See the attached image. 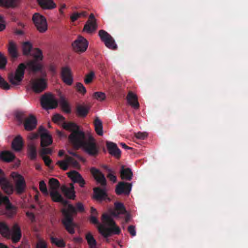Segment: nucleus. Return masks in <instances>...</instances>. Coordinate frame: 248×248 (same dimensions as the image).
<instances>
[{
	"label": "nucleus",
	"mask_w": 248,
	"mask_h": 248,
	"mask_svg": "<svg viewBox=\"0 0 248 248\" xmlns=\"http://www.w3.org/2000/svg\"><path fill=\"white\" fill-rule=\"evenodd\" d=\"M76 205L77 209L72 205L69 204L62 210L63 216L62 222L66 230L70 234L75 233L74 227L76 226L75 224L73 222V216L77 214V210L81 212L84 210V206L82 203L78 202Z\"/></svg>",
	"instance_id": "f257e3e1"
},
{
	"label": "nucleus",
	"mask_w": 248,
	"mask_h": 248,
	"mask_svg": "<svg viewBox=\"0 0 248 248\" xmlns=\"http://www.w3.org/2000/svg\"><path fill=\"white\" fill-rule=\"evenodd\" d=\"M102 224L98 225L99 232L104 237H107L112 234H119L121 229L117 226L111 217L104 214L101 218Z\"/></svg>",
	"instance_id": "f03ea898"
},
{
	"label": "nucleus",
	"mask_w": 248,
	"mask_h": 248,
	"mask_svg": "<svg viewBox=\"0 0 248 248\" xmlns=\"http://www.w3.org/2000/svg\"><path fill=\"white\" fill-rule=\"evenodd\" d=\"M0 233L4 237L11 238L13 243H17L21 239V230L18 224H15L10 231L7 225L4 222L0 223Z\"/></svg>",
	"instance_id": "7ed1b4c3"
},
{
	"label": "nucleus",
	"mask_w": 248,
	"mask_h": 248,
	"mask_svg": "<svg viewBox=\"0 0 248 248\" xmlns=\"http://www.w3.org/2000/svg\"><path fill=\"white\" fill-rule=\"evenodd\" d=\"M80 147H82L83 150L90 155L96 156L98 154L99 149L95 140L90 135L88 136V139L86 140Z\"/></svg>",
	"instance_id": "20e7f679"
},
{
	"label": "nucleus",
	"mask_w": 248,
	"mask_h": 248,
	"mask_svg": "<svg viewBox=\"0 0 248 248\" xmlns=\"http://www.w3.org/2000/svg\"><path fill=\"white\" fill-rule=\"evenodd\" d=\"M26 68L25 64L20 63L17 67L15 74H11L8 76L9 82L14 85H18L21 82L24 75V71Z\"/></svg>",
	"instance_id": "39448f33"
},
{
	"label": "nucleus",
	"mask_w": 248,
	"mask_h": 248,
	"mask_svg": "<svg viewBox=\"0 0 248 248\" xmlns=\"http://www.w3.org/2000/svg\"><path fill=\"white\" fill-rule=\"evenodd\" d=\"M10 175L15 183L16 192L18 194L24 192L26 188V184L23 176L16 172H12Z\"/></svg>",
	"instance_id": "423d86ee"
},
{
	"label": "nucleus",
	"mask_w": 248,
	"mask_h": 248,
	"mask_svg": "<svg viewBox=\"0 0 248 248\" xmlns=\"http://www.w3.org/2000/svg\"><path fill=\"white\" fill-rule=\"evenodd\" d=\"M68 139L73 146L77 149L80 147L86 140L84 133L79 129L75 132L71 133L69 136Z\"/></svg>",
	"instance_id": "0eeeda50"
},
{
	"label": "nucleus",
	"mask_w": 248,
	"mask_h": 248,
	"mask_svg": "<svg viewBox=\"0 0 248 248\" xmlns=\"http://www.w3.org/2000/svg\"><path fill=\"white\" fill-rule=\"evenodd\" d=\"M88 46V41L83 37L79 35L72 43V47L74 51L78 53L84 52Z\"/></svg>",
	"instance_id": "6e6552de"
},
{
	"label": "nucleus",
	"mask_w": 248,
	"mask_h": 248,
	"mask_svg": "<svg viewBox=\"0 0 248 248\" xmlns=\"http://www.w3.org/2000/svg\"><path fill=\"white\" fill-rule=\"evenodd\" d=\"M32 20L37 30L40 32H44L47 30V24L46 18L38 13L33 15Z\"/></svg>",
	"instance_id": "1a4fd4ad"
},
{
	"label": "nucleus",
	"mask_w": 248,
	"mask_h": 248,
	"mask_svg": "<svg viewBox=\"0 0 248 248\" xmlns=\"http://www.w3.org/2000/svg\"><path fill=\"white\" fill-rule=\"evenodd\" d=\"M42 107L45 109H53L57 108L58 102L54 96L51 94L44 95L41 100Z\"/></svg>",
	"instance_id": "9d476101"
},
{
	"label": "nucleus",
	"mask_w": 248,
	"mask_h": 248,
	"mask_svg": "<svg viewBox=\"0 0 248 248\" xmlns=\"http://www.w3.org/2000/svg\"><path fill=\"white\" fill-rule=\"evenodd\" d=\"M98 35L105 46L109 49L115 50L117 48V45L113 38L107 32L104 30H100Z\"/></svg>",
	"instance_id": "9b49d317"
},
{
	"label": "nucleus",
	"mask_w": 248,
	"mask_h": 248,
	"mask_svg": "<svg viewBox=\"0 0 248 248\" xmlns=\"http://www.w3.org/2000/svg\"><path fill=\"white\" fill-rule=\"evenodd\" d=\"M61 77L62 81L66 85L71 86L74 82L72 72L70 67L67 66L61 68Z\"/></svg>",
	"instance_id": "f8f14e48"
},
{
	"label": "nucleus",
	"mask_w": 248,
	"mask_h": 248,
	"mask_svg": "<svg viewBox=\"0 0 248 248\" xmlns=\"http://www.w3.org/2000/svg\"><path fill=\"white\" fill-rule=\"evenodd\" d=\"M39 132L40 134V145L41 147H46L52 143L53 140L52 137L47 130L45 129L43 126H40L39 128Z\"/></svg>",
	"instance_id": "ddd939ff"
},
{
	"label": "nucleus",
	"mask_w": 248,
	"mask_h": 248,
	"mask_svg": "<svg viewBox=\"0 0 248 248\" xmlns=\"http://www.w3.org/2000/svg\"><path fill=\"white\" fill-rule=\"evenodd\" d=\"M47 87V80L45 78H36L32 81L31 87L35 93H40Z\"/></svg>",
	"instance_id": "4468645a"
},
{
	"label": "nucleus",
	"mask_w": 248,
	"mask_h": 248,
	"mask_svg": "<svg viewBox=\"0 0 248 248\" xmlns=\"http://www.w3.org/2000/svg\"><path fill=\"white\" fill-rule=\"evenodd\" d=\"M97 27L96 19L94 18L93 14H91L90 15L89 20L84 26L83 31L89 33H91L96 30Z\"/></svg>",
	"instance_id": "2eb2a0df"
},
{
	"label": "nucleus",
	"mask_w": 248,
	"mask_h": 248,
	"mask_svg": "<svg viewBox=\"0 0 248 248\" xmlns=\"http://www.w3.org/2000/svg\"><path fill=\"white\" fill-rule=\"evenodd\" d=\"M91 172L96 182L102 186L106 185V180L103 174L98 169L92 168L90 169Z\"/></svg>",
	"instance_id": "dca6fc26"
},
{
	"label": "nucleus",
	"mask_w": 248,
	"mask_h": 248,
	"mask_svg": "<svg viewBox=\"0 0 248 248\" xmlns=\"http://www.w3.org/2000/svg\"><path fill=\"white\" fill-rule=\"evenodd\" d=\"M126 100L128 104L133 108L138 109L140 108V104L137 94L131 91H129L126 96Z\"/></svg>",
	"instance_id": "f3484780"
},
{
	"label": "nucleus",
	"mask_w": 248,
	"mask_h": 248,
	"mask_svg": "<svg viewBox=\"0 0 248 248\" xmlns=\"http://www.w3.org/2000/svg\"><path fill=\"white\" fill-rule=\"evenodd\" d=\"M131 184L120 182L117 186L116 192L118 195H121L123 193L129 194L131 190Z\"/></svg>",
	"instance_id": "a211bd4d"
},
{
	"label": "nucleus",
	"mask_w": 248,
	"mask_h": 248,
	"mask_svg": "<svg viewBox=\"0 0 248 248\" xmlns=\"http://www.w3.org/2000/svg\"><path fill=\"white\" fill-rule=\"evenodd\" d=\"M67 174L73 182L78 183L81 187L84 186L85 182L78 172L76 171H72L68 172Z\"/></svg>",
	"instance_id": "6ab92c4d"
},
{
	"label": "nucleus",
	"mask_w": 248,
	"mask_h": 248,
	"mask_svg": "<svg viewBox=\"0 0 248 248\" xmlns=\"http://www.w3.org/2000/svg\"><path fill=\"white\" fill-rule=\"evenodd\" d=\"M24 125L25 129L27 131H31L35 128L37 125V120L35 116L30 115L29 117L26 118Z\"/></svg>",
	"instance_id": "aec40b11"
},
{
	"label": "nucleus",
	"mask_w": 248,
	"mask_h": 248,
	"mask_svg": "<svg viewBox=\"0 0 248 248\" xmlns=\"http://www.w3.org/2000/svg\"><path fill=\"white\" fill-rule=\"evenodd\" d=\"M0 186L3 191L7 194H11L13 192L12 185L6 178L0 179Z\"/></svg>",
	"instance_id": "412c9836"
},
{
	"label": "nucleus",
	"mask_w": 248,
	"mask_h": 248,
	"mask_svg": "<svg viewBox=\"0 0 248 248\" xmlns=\"http://www.w3.org/2000/svg\"><path fill=\"white\" fill-rule=\"evenodd\" d=\"M62 191L65 196L69 199L74 200L76 197L74 186L73 184H70V187L62 186L61 188Z\"/></svg>",
	"instance_id": "4be33fe9"
},
{
	"label": "nucleus",
	"mask_w": 248,
	"mask_h": 248,
	"mask_svg": "<svg viewBox=\"0 0 248 248\" xmlns=\"http://www.w3.org/2000/svg\"><path fill=\"white\" fill-rule=\"evenodd\" d=\"M25 67L29 71L36 72L42 69V65L38 60H35L27 62Z\"/></svg>",
	"instance_id": "5701e85b"
},
{
	"label": "nucleus",
	"mask_w": 248,
	"mask_h": 248,
	"mask_svg": "<svg viewBox=\"0 0 248 248\" xmlns=\"http://www.w3.org/2000/svg\"><path fill=\"white\" fill-rule=\"evenodd\" d=\"M21 0H0V6L6 8H14L17 7Z\"/></svg>",
	"instance_id": "b1692460"
},
{
	"label": "nucleus",
	"mask_w": 248,
	"mask_h": 248,
	"mask_svg": "<svg viewBox=\"0 0 248 248\" xmlns=\"http://www.w3.org/2000/svg\"><path fill=\"white\" fill-rule=\"evenodd\" d=\"M107 147L110 154L119 158L121 155V151L117 147L116 144L110 142H107Z\"/></svg>",
	"instance_id": "393cba45"
},
{
	"label": "nucleus",
	"mask_w": 248,
	"mask_h": 248,
	"mask_svg": "<svg viewBox=\"0 0 248 248\" xmlns=\"http://www.w3.org/2000/svg\"><path fill=\"white\" fill-rule=\"evenodd\" d=\"M23 147V139L21 136L18 135L16 137L12 143V149L16 151H20Z\"/></svg>",
	"instance_id": "a878e982"
},
{
	"label": "nucleus",
	"mask_w": 248,
	"mask_h": 248,
	"mask_svg": "<svg viewBox=\"0 0 248 248\" xmlns=\"http://www.w3.org/2000/svg\"><path fill=\"white\" fill-rule=\"evenodd\" d=\"M50 195L53 202H61L64 206L66 207L68 202L66 200H63L61 194L57 190L50 191Z\"/></svg>",
	"instance_id": "bb28decb"
},
{
	"label": "nucleus",
	"mask_w": 248,
	"mask_h": 248,
	"mask_svg": "<svg viewBox=\"0 0 248 248\" xmlns=\"http://www.w3.org/2000/svg\"><path fill=\"white\" fill-rule=\"evenodd\" d=\"M94 196L93 198L97 200L101 201L105 200L107 196L105 190L101 189L99 187H96L93 189Z\"/></svg>",
	"instance_id": "cd10ccee"
},
{
	"label": "nucleus",
	"mask_w": 248,
	"mask_h": 248,
	"mask_svg": "<svg viewBox=\"0 0 248 248\" xmlns=\"http://www.w3.org/2000/svg\"><path fill=\"white\" fill-rule=\"evenodd\" d=\"M37 1L39 5L43 9H50L56 7L52 0H37Z\"/></svg>",
	"instance_id": "c85d7f7f"
},
{
	"label": "nucleus",
	"mask_w": 248,
	"mask_h": 248,
	"mask_svg": "<svg viewBox=\"0 0 248 248\" xmlns=\"http://www.w3.org/2000/svg\"><path fill=\"white\" fill-rule=\"evenodd\" d=\"M0 159L5 162H10L15 158V155L10 151H3L0 155Z\"/></svg>",
	"instance_id": "c756f323"
},
{
	"label": "nucleus",
	"mask_w": 248,
	"mask_h": 248,
	"mask_svg": "<svg viewBox=\"0 0 248 248\" xmlns=\"http://www.w3.org/2000/svg\"><path fill=\"white\" fill-rule=\"evenodd\" d=\"M126 210L124 205L120 202H116L115 203V209L113 212V215L114 216H118L121 214H124L126 213Z\"/></svg>",
	"instance_id": "7c9ffc66"
},
{
	"label": "nucleus",
	"mask_w": 248,
	"mask_h": 248,
	"mask_svg": "<svg viewBox=\"0 0 248 248\" xmlns=\"http://www.w3.org/2000/svg\"><path fill=\"white\" fill-rule=\"evenodd\" d=\"M94 130L96 134L100 136L103 135V125L101 121L98 118H96L94 122Z\"/></svg>",
	"instance_id": "2f4dec72"
},
{
	"label": "nucleus",
	"mask_w": 248,
	"mask_h": 248,
	"mask_svg": "<svg viewBox=\"0 0 248 248\" xmlns=\"http://www.w3.org/2000/svg\"><path fill=\"white\" fill-rule=\"evenodd\" d=\"M133 173L130 169H124V167L121 170V177L122 179L130 180L132 178Z\"/></svg>",
	"instance_id": "473e14b6"
},
{
	"label": "nucleus",
	"mask_w": 248,
	"mask_h": 248,
	"mask_svg": "<svg viewBox=\"0 0 248 248\" xmlns=\"http://www.w3.org/2000/svg\"><path fill=\"white\" fill-rule=\"evenodd\" d=\"M69 160L70 158H69V156L65 155V159L62 160L58 161L56 163V165H58L61 169L66 170L68 169L69 166V162L68 161Z\"/></svg>",
	"instance_id": "72a5a7b5"
},
{
	"label": "nucleus",
	"mask_w": 248,
	"mask_h": 248,
	"mask_svg": "<svg viewBox=\"0 0 248 248\" xmlns=\"http://www.w3.org/2000/svg\"><path fill=\"white\" fill-rule=\"evenodd\" d=\"M62 127L64 129L69 131L72 133L75 132L79 129V126L75 123H63Z\"/></svg>",
	"instance_id": "f704fd0d"
},
{
	"label": "nucleus",
	"mask_w": 248,
	"mask_h": 248,
	"mask_svg": "<svg viewBox=\"0 0 248 248\" xmlns=\"http://www.w3.org/2000/svg\"><path fill=\"white\" fill-rule=\"evenodd\" d=\"M8 50L9 54L13 58H16L17 57V48L16 44L12 41L9 43V46Z\"/></svg>",
	"instance_id": "c9c22d12"
},
{
	"label": "nucleus",
	"mask_w": 248,
	"mask_h": 248,
	"mask_svg": "<svg viewBox=\"0 0 248 248\" xmlns=\"http://www.w3.org/2000/svg\"><path fill=\"white\" fill-rule=\"evenodd\" d=\"M3 203L6 205V208L8 210H12L13 213H15L16 209L14 208H11V204L6 196H2L0 193V204Z\"/></svg>",
	"instance_id": "e433bc0d"
},
{
	"label": "nucleus",
	"mask_w": 248,
	"mask_h": 248,
	"mask_svg": "<svg viewBox=\"0 0 248 248\" xmlns=\"http://www.w3.org/2000/svg\"><path fill=\"white\" fill-rule=\"evenodd\" d=\"M28 153L30 158L34 159L36 158V150L35 145L33 143H30L28 146Z\"/></svg>",
	"instance_id": "4c0bfd02"
},
{
	"label": "nucleus",
	"mask_w": 248,
	"mask_h": 248,
	"mask_svg": "<svg viewBox=\"0 0 248 248\" xmlns=\"http://www.w3.org/2000/svg\"><path fill=\"white\" fill-rule=\"evenodd\" d=\"M48 185L49 186V190L50 191L57 190L59 186L60 183L58 180L55 178H51L49 180Z\"/></svg>",
	"instance_id": "58836bf2"
},
{
	"label": "nucleus",
	"mask_w": 248,
	"mask_h": 248,
	"mask_svg": "<svg viewBox=\"0 0 248 248\" xmlns=\"http://www.w3.org/2000/svg\"><path fill=\"white\" fill-rule=\"evenodd\" d=\"M32 48V45L30 42H25L22 44V50L23 54L29 55L31 53V51Z\"/></svg>",
	"instance_id": "ea45409f"
},
{
	"label": "nucleus",
	"mask_w": 248,
	"mask_h": 248,
	"mask_svg": "<svg viewBox=\"0 0 248 248\" xmlns=\"http://www.w3.org/2000/svg\"><path fill=\"white\" fill-rule=\"evenodd\" d=\"M89 108L86 106L80 105L77 107L78 114L81 116H85L89 112Z\"/></svg>",
	"instance_id": "a19ab883"
},
{
	"label": "nucleus",
	"mask_w": 248,
	"mask_h": 248,
	"mask_svg": "<svg viewBox=\"0 0 248 248\" xmlns=\"http://www.w3.org/2000/svg\"><path fill=\"white\" fill-rule=\"evenodd\" d=\"M60 105L63 111L66 113L70 112V107L66 100L64 99H62L60 101Z\"/></svg>",
	"instance_id": "79ce46f5"
},
{
	"label": "nucleus",
	"mask_w": 248,
	"mask_h": 248,
	"mask_svg": "<svg viewBox=\"0 0 248 248\" xmlns=\"http://www.w3.org/2000/svg\"><path fill=\"white\" fill-rule=\"evenodd\" d=\"M86 239L91 248L95 247L96 244V241L91 232L87 233L86 235Z\"/></svg>",
	"instance_id": "37998d69"
},
{
	"label": "nucleus",
	"mask_w": 248,
	"mask_h": 248,
	"mask_svg": "<svg viewBox=\"0 0 248 248\" xmlns=\"http://www.w3.org/2000/svg\"><path fill=\"white\" fill-rule=\"evenodd\" d=\"M31 55L36 60L41 61L43 59V54L41 51L38 48L32 50Z\"/></svg>",
	"instance_id": "c03bdc74"
},
{
	"label": "nucleus",
	"mask_w": 248,
	"mask_h": 248,
	"mask_svg": "<svg viewBox=\"0 0 248 248\" xmlns=\"http://www.w3.org/2000/svg\"><path fill=\"white\" fill-rule=\"evenodd\" d=\"M50 239L51 243L55 244L58 247L62 248L64 247L65 243L62 239H58L53 237H51Z\"/></svg>",
	"instance_id": "a18cd8bd"
},
{
	"label": "nucleus",
	"mask_w": 248,
	"mask_h": 248,
	"mask_svg": "<svg viewBox=\"0 0 248 248\" xmlns=\"http://www.w3.org/2000/svg\"><path fill=\"white\" fill-rule=\"evenodd\" d=\"M93 97L99 101H104L106 99V94L105 93L101 92H97L93 93Z\"/></svg>",
	"instance_id": "49530a36"
},
{
	"label": "nucleus",
	"mask_w": 248,
	"mask_h": 248,
	"mask_svg": "<svg viewBox=\"0 0 248 248\" xmlns=\"http://www.w3.org/2000/svg\"><path fill=\"white\" fill-rule=\"evenodd\" d=\"M94 78V73L93 71H91L85 76L84 82L87 84H90L93 81Z\"/></svg>",
	"instance_id": "de8ad7c7"
},
{
	"label": "nucleus",
	"mask_w": 248,
	"mask_h": 248,
	"mask_svg": "<svg viewBox=\"0 0 248 248\" xmlns=\"http://www.w3.org/2000/svg\"><path fill=\"white\" fill-rule=\"evenodd\" d=\"M76 88L78 92L82 93L83 95L85 94L86 93V89L85 87L84 86L83 84L80 82H78L76 83Z\"/></svg>",
	"instance_id": "09e8293b"
},
{
	"label": "nucleus",
	"mask_w": 248,
	"mask_h": 248,
	"mask_svg": "<svg viewBox=\"0 0 248 248\" xmlns=\"http://www.w3.org/2000/svg\"><path fill=\"white\" fill-rule=\"evenodd\" d=\"M52 153V150L49 148L42 147L41 150L40 151V155L41 157L47 156L46 155L51 154Z\"/></svg>",
	"instance_id": "8fccbe9b"
},
{
	"label": "nucleus",
	"mask_w": 248,
	"mask_h": 248,
	"mask_svg": "<svg viewBox=\"0 0 248 248\" xmlns=\"http://www.w3.org/2000/svg\"><path fill=\"white\" fill-rule=\"evenodd\" d=\"M64 118L62 115L56 114L52 118V121L56 124H60L64 121Z\"/></svg>",
	"instance_id": "3c124183"
},
{
	"label": "nucleus",
	"mask_w": 248,
	"mask_h": 248,
	"mask_svg": "<svg viewBox=\"0 0 248 248\" xmlns=\"http://www.w3.org/2000/svg\"><path fill=\"white\" fill-rule=\"evenodd\" d=\"M39 187L40 190L45 195L48 194V191L46 184L44 181H41L39 183Z\"/></svg>",
	"instance_id": "603ef678"
},
{
	"label": "nucleus",
	"mask_w": 248,
	"mask_h": 248,
	"mask_svg": "<svg viewBox=\"0 0 248 248\" xmlns=\"http://www.w3.org/2000/svg\"><path fill=\"white\" fill-rule=\"evenodd\" d=\"M0 88L4 90H8L10 89V85L0 75Z\"/></svg>",
	"instance_id": "864d4df0"
},
{
	"label": "nucleus",
	"mask_w": 248,
	"mask_h": 248,
	"mask_svg": "<svg viewBox=\"0 0 248 248\" xmlns=\"http://www.w3.org/2000/svg\"><path fill=\"white\" fill-rule=\"evenodd\" d=\"M148 133L145 132H138L134 134L135 137L139 140H144L148 137Z\"/></svg>",
	"instance_id": "5fc2aeb1"
},
{
	"label": "nucleus",
	"mask_w": 248,
	"mask_h": 248,
	"mask_svg": "<svg viewBox=\"0 0 248 248\" xmlns=\"http://www.w3.org/2000/svg\"><path fill=\"white\" fill-rule=\"evenodd\" d=\"M70 160H68L69 162V166H72L73 167L77 169L80 168V165L75 159L71 156H69Z\"/></svg>",
	"instance_id": "6e6d98bb"
},
{
	"label": "nucleus",
	"mask_w": 248,
	"mask_h": 248,
	"mask_svg": "<svg viewBox=\"0 0 248 248\" xmlns=\"http://www.w3.org/2000/svg\"><path fill=\"white\" fill-rule=\"evenodd\" d=\"M7 63V60L3 54L0 53V69L5 67Z\"/></svg>",
	"instance_id": "4d7b16f0"
},
{
	"label": "nucleus",
	"mask_w": 248,
	"mask_h": 248,
	"mask_svg": "<svg viewBox=\"0 0 248 248\" xmlns=\"http://www.w3.org/2000/svg\"><path fill=\"white\" fill-rule=\"evenodd\" d=\"M87 15V13L86 12L80 13H74L70 17L72 21H75L77 20L79 17L81 16H86Z\"/></svg>",
	"instance_id": "13d9d810"
},
{
	"label": "nucleus",
	"mask_w": 248,
	"mask_h": 248,
	"mask_svg": "<svg viewBox=\"0 0 248 248\" xmlns=\"http://www.w3.org/2000/svg\"><path fill=\"white\" fill-rule=\"evenodd\" d=\"M36 248H47V244L46 241L39 239L36 244Z\"/></svg>",
	"instance_id": "bf43d9fd"
},
{
	"label": "nucleus",
	"mask_w": 248,
	"mask_h": 248,
	"mask_svg": "<svg viewBox=\"0 0 248 248\" xmlns=\"http://www.w3.org/2000/svg\"><path fill=\"white\" fill-rule=\"evenodd\" d=\"M108 171L109 173L108 174L107 177L113 183L116 182L117 178L116 176L111 173L112 171L110 170H109Z\"/></svg>",
	"instance_id": "052dcab7"
},
{
	"label": "nucleus",
	"mask_w": 248,
	"mask_h": 248,
	"mask_svg": "<svg viewBox=\"0 0 248 248\" xmlns=\"http://www.w3.org/2000/svg\"><path fill=\"white\" fill-rule=\"evenodd\" d=\"M42 158L46 165L49 167L52 162V160L50 158L49 156H43L42 157Z\"/></svg>",
	"instance_id": "680f3d73"
},
{
	"label": "nucleus",
	"mask_w": 248,
	"mask_h": 248,
	"mask_svg": "<svg viewBox=\"0 0 248 248\" xmlns=\"http://www.w3.org/2000/svg\"><path fill=\"white\" fill-rule=\"evenodd\" d=\"M128 231L129 233L131 234L132 236H134L136 235V230L135 226L133 225H130L128 227Z\"/></svg>",
	"instance_id": "e2e57ef3"
},
{
	"label": "nucleus",
	"mask_w": 248,
	"mask_h": 248,
	"mask_svg": "<svg viewBox=\"0 0 248 248\" xmlns=\"http://www.w3.org/2000/svg\"><path fill=\"white\" fill-rule=\"evenodd\" d=\"M14 208L15 209H16V212L15 213H13L12 210H8L7 209V208L6 207V215H7V216H8V217H12L13 216L15 215L16 213V208L15 206H13L11 205V208Z\"/></svg>",
	"instance_id": "0e129e2a"
},
{
	"label": "nucleus",
	"mask_w": 248,
	"mask_h": 248,
	"mask_svg": "<svg viewBox=\"0 0 248 248\" xmlns=\"http://www.w3.org/2000/svg\"><path fill=\"white\" fill-rule=\"evenodd\" d=\"M5 28V23L2 16H0V31H2Z\"/></svg>",
	"instance_id": "69168bd1"
},
{
	"label": "nucleus",
	"mask_w": 248,
	"mask_h": 248,
	"mask_svg": "<svg viewBox=\"0 0 248 248\" xmlns=\"http://www.w3.org/2000/svg\"><path fill=\"white\" fill-rule=\"evenodd\" d=\"M38 137V134L37 133H30L28 136V139L30 140H33L36 139Z\"/></svg>",
	"instance_id": "338daca9"
},
{
	"label": "nucleus",
	"mask_w": 248,
	"mask_h": 248,
	"mask_svg": "<svg viewBox=\"0 0 248 248\" xmlns=\"http://www.w3.org/2000/svg\"><path fill=\"white\" fill-rule=\"evenodd\" d=\"M26 215L28 217V218L31 220V222H33L35 220L34 215L33 213L31 212H27L26 213Z\"/></svg>",
	"instance_id": "774afa93"
}]
</instances>
